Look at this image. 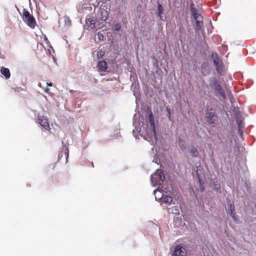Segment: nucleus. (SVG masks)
Returning <instances> with one entry per match:
<instances>
[{"label": "nucleus", "mask_w": 256, "mask_h": 256, "mask_svg": "<svg viewBox=\"0 0 256 256\" xmlns=\"http://www.w3.org/2000/svg\"><path fill=\"white\" fill-rule=\"evenodd\" d=\"M90 26L91 28H94L95 27L94 22L93 20L90 21Z\"/></svg>", "instance_id": "nucleus-24"}, {"label": "nucleus", "mask_w": 256, "mask_h": 256, "mask_svg": "<svg viewBox=\"0 0 256 256\" xmlns=\"http://www.w3.org/2000/svg\"><path fill=\"white\" fill-rule=\"evenodd\" d=\"M216 71L219 74H220V75H222L224 74V70L223 69V66L222 63L219 64L218 65H216Z\"/></svg>", "instance_id": "nucleus-15"}, {"label": "nucleus", "mask_w": 256, "mask_h": 256, "mask_svg": "<svg viewBox=\"0 0 256 256\" xmlns=\"http://www.w3.org/2000/svg\"><path fill=\"white\" fill-rule=\"evenodd\" d=\"M236 122H237L238 125L239 133L242 134V129L244 128V124H243V120H238L237 121H236Z\"/></svg>", "instance_id": "nucleus-13"}, {"label": "nucleus", "mask_w": 256, "mask_h": 256, "mask_svg": "<svg viewBox=\"0 0 256 256\" xmlns=\"http://www.w3.org/2000/svg\"><path fill=\"white\" fill-rule=\"evenodd\" d=\"M158 192H159L160 193H161V192L160 190H158Z\"/></svg>", "instance_id": "nucleus-33"}, {"label": "nucleus", "mask_w": 256, "mask_h": 256, "mask_svg": "<svg viewBox=\"0 0 256 256\" xmlns=\"http://www.w3.org/2000/svg\"><path fill=\"white\" fill-rule=\"evenodd\" d=\"M167 111L168 112V113L169 114V118L170 117V109L168 108H167Z\"/></svg>", "instance_id": "nucleus-27"}, {"label": "nucleus", "mask_w": 256, "mask_h": 256, "mask_svg": "<svg viewBox=\"0 0 256 256\" xmlns=\"http://www.w3.org/2000/svg\"><path fill=\"white\" fill-rule=\"evenodd\" d=\"M50 89L48 88H46L45 90V92H48L49 91Z\"/></svg>", "instance_id": "nucleus-29"}, {"label": "nucleus", "mask_w": 256, "mask_h": 256, "mask_svg": "<svg viewBox=\"0 0 256 256\" xmlns=\"http://www.w3.org/2000/svg\"><path fill=\"white\" fill-rule=\"evenodd\" d=\"M229 209H228V212H232V211H235V208L234 206L232 204H230L229 205Z\"/></svg>", "instance_id": "nucleus-22"}, {"label": "nucleus", "mask_w": 256, "mask_h": 256, "mask_svg": "<svg viewBox=\"0 0 256 256\" xmlns=\"http://www.w3.org/2000/svg\"><path fill=\"white\" fill-rule=\"evenodd\" d=\"M157 192H158V190H154V194H156Z\"/></svg>", "instance_id": "nucleus-30"}, {"label": "nucleus", "mask_w": 256, "mask_h": 256, "mask_svg": "<svg viewBox=\"0 0 256 256\" xmlns=\"http://www.w3.org/2000/svg\"><path fill=\"white\" fill-rule=\"evenodd\" d=\"M0 72L6 79H8L10 78V73L8 68L2 66L0 69Z\"/></svg>", "instance_id": "nucleus-9"}, {"label": "nucleus", "mask_w": 256, "mask_h": 256, "mask_svg": "<svg viewBox=\"0 0 256 256\" xmlns=\"http://www.w3.org/2000/svg\"><path fill=\"white\" fill-rule=\"evenodd\" d=\"M212 58L213 60V62L215 66L218 65L222 63L216 53H212Z\"/></svg>", "instance_id": "nucleus-11"}, {"label": "nucleus", "mask_w": 256, "mask_h": 256, "mask_svg": "<svg viewBox=\"0 0 256 256\" xmlns=\"http://www.w3.org/2000/svg\"><path fill=\"white\" fill-rule=\"evenodd\" d=\"M194 3H192L190 4V12L192 14V15H196V14L198 13V11L197 10H196V8L194 7Z\"/></svg>", "instance_id": "nucleus-19"}, {"label": "nucleus", "mask_w": 256, "mask_h": 256, "mask_svg": "<svg viewBox=\"0 0 256 256\" xmlns=\"http://www.w3.org/2000/svg\"><path fill=\"white\" fill-rule=\"evenodd\" d=\"M190 153L193 157H197L198 156L197 148L194 146H191L190 148Z\"/></svg>", "instance_id": "nucleus-16"}, {"label": "nucleus", "mask_w": 256, "mask_h": 256, "mask_svg": "<svg viewBox=\"0 0 256 256\" xmlns=\"http://www.w3.org/2000/svg\"><path fill=\"white\" fill-rule=\"evenodd\" d=\"M46 84L48 86H52V84L51 82H50V83L46 82Z\"/></svg>", "instance_id": "nucleus-28"}, {"label": "nucleus", "mask_w": 256, "mask_h": 256, "mask_svg": "<svg viewBox=\"0 0 256 256\" xmlns=\"http://www.w3.org/2000/svg\"><path fill=\"white\" fill-rule=\"evenodd\" d=\"M98 36L100 40H101L104 37L102 34H100V33L98 34Z\"/></svg>", "instance_id": "nucleus-26"}, {"label": "nucleus", "mask_w": 256, "mask_h": 256, "mask_svg": "<svg viewBox=\"0 0 256 256\" xmlns=\"http://www.w3.org/2000/svg\"><path fill=\"white\" fill-rule=\"evenodd\" d=\"M209 82L210 87L216 92L220 96L225 99L226 96L224 90L216 78L215 77L210 78Z\"/></svg>", "instance_id": "nucleus-2"}, {"label": "nucleus", "mask_w": 256, "mask_h": 256, "mask_svg": "<svg viewBox=\"0 0 256 256\" xmlns=\"http://www.w3.org/2000/svg\"><path fill=\"white\" fill-rule=\"evenodd\" d=\"M92 166H94V164L92 162Z\"/></svg>", "instance_id": "nucleus-34"}, {"label": "nucleus", "mask_w": 256, "mask_h": 256, "mask_svg": "<svg viewBox=\"0 0 256 256\" xmlns=\"http://www.w3.org/2000/svg\"><path fill=\"white\" fill-rule=\"evenodd\" d=\"M203 26V22H196V30H200Z\"/></svg>", "instance_id": "nucleus-20"}, {"label": "nucleus", "mask_w": 256, "mask_h": 256, "mask_svg": "<svg viewBox=\"0 0 256 256\" xmlns=\"http://www.w3.org/2000/svg\"><path fill=\"white\" fill-rule=\"evenodd\" d=\"M149 120H150V124L153 126V130L152 132L153 135L154 136V138H156V134L154 120L153 116H152V112L149 115Z\"/></svg>", "instance_id": "nucleus-12"}, {"label": "nucleus", "mask_w": 256, "mask_h": 256, "mask_svg": "<svg viewBox=\"0 0 256 256\" xmlns=\"http://www.w3.org/2000/svg\"><path fill=\"white\" fill-rule=\"evenodd\" d=\"M22 20L28 26L32 28H34L36 26V20L32 15L25 8L23 9L22 14Z\"/></svg>", "instance_id": "nucleus-3"}, {"label": "nucleus", "mask_w": 256, "mask_h": 256, "mask_svg": "<svg viewBox=\"0 0 256 256\" xmlns=\"http://www.w3.org/2000/svg\"><path fill=\"white\" fill-rule=\"evenodd\" d=\"M156 200H158V199L161 200L162 198V201L164 203L168 204H170L172 202V198L170 196H164L162 198H158L156 196Z\"/></svg>", "instance_id": "nucleus-10"}, {"label": "nucleus", "mask_w": 256, "mask_h": 256, "mask_svg": "<svg viewBox=\"0 0 256 256\" xmlns=\"http://www.w3.org/2000/svg\"><path fill=\"white\" fill-rule=\"evenodd\" d=\"M38 122L46 130H49L50 129L48 118L44 116H38Z\"/></svg>", "instance_id": "nucleus-5"}, {"label": "nucleus", "mask_w": 256, "mask_h": 256, "mask_svg": "<svg viewBox=\"0 0 256 256\" xmlns=\"http://www.w3.org/2000/svg\"><path fill=\"white\" fill-rule=\"evenodd\" d=\"M229 214L234 220H236V213L235 211L229 212Z\"/></svg>", "instance_id": "nucleus-23"}, {"label": "nucleus", "mask_w": 256, "mask_h": 256, "mask_svg": "<svg viewBox=\"0 0 256 256\" xmlns=\"http://www.w3.org/2000/svg\"><path fill=\"white\" fill-rule=\"evenodd\" d=\"M158 192H159L160 193H161V192L160 190H158Z\"/></svg>", "instance_id": "nucleus-31"}, {"label": "nucleus", "mask_w": 256, "mask_h": 256, "mask_svg": "<svg viewBox=\"0 0 256 256\" xmlns=\"http://www.w3.org/2000/svg\"><path fill=\"white\" fill-rule=\"evenodd\" d=\"M64 154V155L66 160H67L68 157V150L67 148H66L64 152H61L59 153L58 159L60 160L63 156Z\"/></svg>", "instance_id": "nucleus-14"}, {"label": "nucleus", "mask_w": 256, "mask_h": 256, "mask_svg": "<svg viewBox=\"0 0 256 256\" xmlns=\"http://www.w3.org/2000/svg\"><path fill=\"white\" fill-rule=\"evenodd\" d=\"M186 249L180 245L176 246L173 256H186Z\"/></svg>", "instance_id": "nucleus-6"}, {"label": "nucleus", "mask_w": 256, "mask_h": 256, "mask_svg": "<svg viewBox=\"0 0 256 256\" xmlns=\"http://www.w3.org/2000/svg\"><path fill=\"white\" fill-rule=\"evenodd\" d=\"M158 192H159L160 193H161V192L160 190H158Z\"/></svg>", "instance_id": "nucleus-32"}, {"label": "nucleus", "mask_w": 256, "mask_h": 256, "mask_svg": "<svg viewBox=\"0 0 256 256\" xmlns=\"http://www.w3.org/2000/svg\"><path fill=\"white\" fill-rule=\"evenodd\" d=\"M97 68L100 72H105L108 68V64L106 61L99 62L97 64Z\"/></svg>", "instance_id": "nucleus-7"}, {"label": "nucleus", "mask_w": 256, "mask_h": 256, "mask_svg": "<svg viewBox=\"0 0 256 256\" xmlns=\"http://www.w3.org/2000/svg\"><path fill=\"white\" fill-rule=\"evenodd\" d=\"M99 18L102 21H106L108 18V14L105 10H100Z\"/></svg>", "instance_id": "nucleus-8"}, {"label": "nucleus", "mask_w": 256, "mask_h": 256, "mask_svg": "<svg viewBox=\"0 0 256 256\" xmlns=\"http://www.w3.org/2000/svg\"><path fill=\"white\" fill-rule=\"evenodd\" d=\"M163 11H164V9H163V8H162V6L160 4H158V16L160 18V20H164V19L162 18V14L163 13Z\"/></svg>", "instance_id": "nucleus-17"}, {"label": "nucleus", "mask_w": 256, "mask_h": 256, "mask_svg": "<svg viewBox=\"0 0 256 256\" xmlns=\"http://www.w3.org/2000/svg\"><path fill=\"white\" fill-rule=\"evenodd\" d=\"M114 30L115 31L118 32L120 30L121 28V25L120 24L118 23L114 26Z\"/></svg>", "instance_id": "nucleus-21"}, {"label": "nucleus", "mask_w": 256, "mask_h": 256, "mask_svg": "<svg viewBox=\"0 0 256 256\" xmlns=\"http://www.w3.org/2000/svg\"><path fill=\"white\" fill-rule=\"evenodd\" d=\"M205 118L206 122L212 126H214L218 122V116L215 110L209 106L206 108Z\"/></svg>", "instance_id": "nucleus-1"}, {"label": "nucleus", "mask_w": 256, "mask_h": 256, "mask_svg": "<svg viewBox=\"0 0 256 256\" xmlns=\"http://www.w3.org/2000/svg\"><path fill=\"white\" fill-rule=\"evenodd\" d=\"M104 56V54H103V52L102 51H99L98 52V58H101L103 56Z\"/></svg>", "instance_id": "nucleus-25"}, {"label": "nucleus", "mask_w": 256, "mask_h": 256, "mask_svg": "<svg viewBox=\"0 0 256 256\" xmlns=\"http://www.w3.org/2000/svg\"><path fill=\"white\" fill-rule=\"evenodd\" d=\"M196 22H203V18L202 16L198 14V12L196 14V15L192 16Z\"/></svg>", "instance_id": "nucleus-18"}, {"label": "nucleus", "mask_w": 256, "mask_h": 256, "mask_svg": "<svg viewBox=\"0 0 256 256\" xmlns=\"http://www.w3.org/2000/svg\"><path fill=\"white\" fill-rule=\"evenodd\" d=\"M164 176L160 169L156 170V172L151 176V182L154 186L160 185L164 180Z\"/></svg>", "instance_id": "nucleus-4"}]
</instances>
